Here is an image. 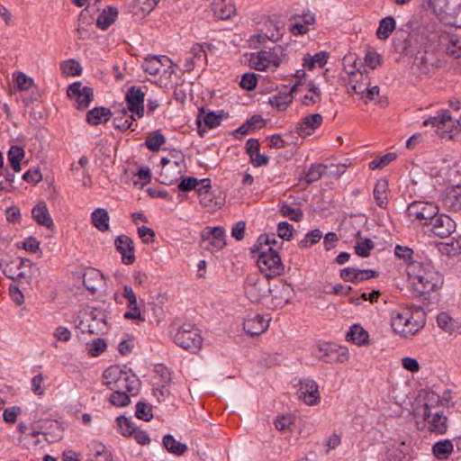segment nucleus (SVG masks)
Returning a JSON list of instances; mask_svg holds the SVG:
<instances>
[{
	"instance_id": "1",
	"label": "nucleus",
	"mask_w": 461,
	"mask_h": 461,
	"mask_svg": "<svg viewBox=\"0 0 461 461\" xmlns=\"http://www.w3.org/2000/svg\"><path fill=\"white\" fill-rule=\"evenodd\" d=\"M391 327L402 339H411L425 325V312L419 307H399L391 312Z\"/></svg>"
},
{
	"instance_id": "2",
	"label": "nucleus",
	"mask_w": 461,
	"mask_h": 461,
	"mask_svg": "<svg viewBox=\"0 0 461 461\" xmlns=\"http://www.w3.org/2000/svg\"><path fill=\"white\" fill-rule=\"evenodd\" d=\"M408 274L413 289L419 294H429L442 284L441 276L429 265L412 263Z\"/></svg>"
},
{
	"instance_id": "3",
	"label": "nucleus",
	"mask_w": 461,
	"mask_h": 461,
	"mask_svg": "<svg viewBox=\"0 0 461 461\" xmlns=\"http://www.w3.org/2000/svg\"><path fill=\"white\" fill-rule=\"evenodd\" d=\"M104 384L113 391H125L136 393L140 380L131 370H123L118 366H111L103 374Z\"/></svg>"
},
{
	"instance_id": "4",
	"label": "nucleus",
	"mask_w": 461,
	"mask_h": 461,
	"mask_svg": "<svg viewBox=\"0 0 461 461\" xmlns=\"http://www.w3.org/2000/svg\"><path fill=\"white\" fill-rule=\"evenodd\" d=\"M142 68L151 76H159L158 82L165 86L172 82L171 77L175 75L171 60L167 56L146 58L142 62Z\"/></svg>"
},
{
	"instance_id": "5",
	"label": "nucleus",
	"mask_w": 461,
	"mask_h": 461,
	"mask_svg": "<svg viewBox=\"0 0 461 461\" xmlns=\"http://www.w3.org/2000/svg\"><path fill=\"white\" fill-rule=\"evenodd\" d=\"M244 293L252 303H260L267 294H272L273 290L267 277L252 273L246 277Z\"/></svg>"
},
{
	"instance_id": "6",
	"label": "nucleus",
	"mask_w": 461,
	"mask_h": 461,
	"mask_svg": "<svg viewBox=\"0 0 461 461\" xmlns=\"http://www.w3.org/2000/svg\"><path fill=\"white\" fill-rule=\"evenodd\" d=\"M284 57V49L278 45L269 50H261L257 54H252L249 63L256 70H274L280 65Z\"/></svg>"
},
{
	"instance_id": "7",
	"label": "nucleus",
	"mask_w": 461,
	"mask_h": 461,
	"mask_svg": "<svg viewBox=\"0 0 461 461\" xmlns=\"http://www.w3.org/2000/svg\"><path fill=\"white\" fill-rule=\"evenodd\" d=\"M174 342L192 353L198 352L203 345L199 329L191 324H183L174 335Z\"/></svg>"
},
{
	"instance_id": "8",
	"label": "nucleus",
	"mask_w": 461,
	"mask_h": 461,
	"mask_svg": "<svg viewBox=\"0 0 461 461\" xmlns=\"http://www.w3.org/2000/svg\"><path fill=\"white\" fill-rule=\"evenodd\" d=\"M438 212L439 209L435 203L423 201H414L407 207L409 220L427 228Z\"/></svg>"
},
{
	"instance_id": "9",
	"label": "nucleus",
	"mask_w": 461,
	"mask_h": 461,
	"mask_svg": "<svg viewBox=\"0 0 461 461\" xmlns=\"http://www.w3.org/2000/svg\"><path fill=\"white\" fill-rule=\"evenodd\" d=\"M258 266L261 272L266 273L267 278L281 275L284 271L281 258L273 247L261 248L258 257Z\"/></svg>"
},
{
	"instance_id": "10",
	"label": "nucleus",
	"mask_w": 461,
	"mask_h": 461,
	"mask_svg": "<svg viewBox=\"0 0 461 461\" xmlns=\"http://www.w3.org/2000/svg\"><path fill=\"white\" fill-rule=\"evenodd\" d=\"M456 229V221L450 216L438 212L428 227L427 231L440 239H446L453 234Z\"/></svg>"
},
{
	"instance_id": "11",
	"label": "nucleus",
	"mask_w": 461,
	"mask_h": 461,
	"mask_svg": "<svg viewBox=\"0 0 461 461\" xmlns=\"http://www.w3.org/2000/svg\"><path fill=\"white\" fill-rule=\"evenodd\" d=\"M68 96L74 101L77 109H86L94 98L93 88L81 82L71 84L67 90Z\"/></svg>"
},
{
	"instance_id": "12",
	"label": "nucleus",
	"mask_w": 461,
	"mask_h": 461,
	"mask_svg": "<svg viewBox=\"0 0 461 461\" xmlns=\"http://www.w3.org/2000/svg\"><path fill=\"white\" fill-rule=\"evenodd\" d=\"M297 394L300 400L303 401L310 406L315 405L321 401L319 385L311 378H303L300 380Z\"/></svg>"
},
{
	"instance_id": "13",
	"label": "nucleus",
	"mask_w": 461,
	"mask_h": 461,
	"mask_svg": "<svg viewBox=\"0 0 461 461\" xmlns=\"http://www.w3.org/2000/svg\"><path fill=\"white\" fill-rule=\"evenodd\" d=\"M144 99L145 92L140 86H133L130 87L125 95L126 110L135 114L137 118H141L144 115Z\"/></svg>"
},
{
	"instance_id": "14",
	"label": "nucleus",
	"mask_w": 461,
	"mask_h": 461,
	"mask_svg": "<svg viewBox=\"0 0 461 461\" xmlns=\"http://www.w3.org/2000/svg\"><path fill=\"white\" fill-rule=\"evenodd\" d=\"M423 125H432L438 129L444 130V131L453 133L459 131L460 123L458 121L454 120L449 112L446 110L438 113L436 116L425 120Z\"/></svg>"
},
{
	"instance_id": "15",
	"label": "nucleus",
	"mask_w": 461,
	"mask_h": 461,
	"mask_svg": "<svg viewBox=\"0 0 461 461\" xmlns=\"http://www.w3.org/2000/svg\"><path fill=\"white\" fill-rule=\"evenodd\" d=\"M201 237L206 248L211 247L212 250H220L226 244L225 231L222 227H207L203 230Z\"/></svg>"
},
{
	"instance_id": "16",
	"label": "nucleus",
	"mask_w": 461,
	"mask_h": 461,
	"mask_svg": "<svg viewBox=\"0 0 461 461\" xmlns=\"http://www.w3.org/2000/svg\"><path fill=\"white\" fill-rule=\"evenodd\" d=\"M285 32V23L281 20L269 19L264 24L261 33L257 35L259 42H265L266 40L271 41H279Z\"/></svg>"
},
{
	"instance_id": "17",
	"label": "nucleus",
	"mask_w": 461,
	"mask_h": 461,
	"mask_svg": "<svg viewBox=\"0 0 461 461\" xmlns=\"http://www.w3.org/2000/svg\"><path fill=\"white\" fill-rule=\"evenodd\" d=\"M122 296L127 301L128 311L124 312V318L128 320H138L143 322L145 318L142 316L140 309L137 303V296L131 286L124 285Z\"/></svg>"
},
{
	"instance_id": "18",
	"label": "nucleus",
	"mask_w": 461,
	"mask_h": 461,
	"mask_svg": "<svg viewBox=\"0 0 461 461\" xmlns=\"http://www.w3.org/2000/svg\"><path fill=\"white\" fill-rule=\"evenodd\" d=\"M269 319L261 314L249 315L243 322L245 332L250 336H258L267 330L269 325Z\"/></svg>"
},
{
	"instance_id": "19",
	"label": "nucleus",
	"mask_w": 461,
	"mask_h": 461,
	"mask_svg": "<svg viewBox=\"0 0 461 461\" xmlns=\"http://www.w3.org/2000/svg\"><path fill=\"white\" fill-rule=\"evenodd\" d=\"M378 276V272L371 269L345 267L340 271V277L346 282L359 283Z\"/></svg>"
},
{
	"instance_id": "20",
	"label": "nucleus",
	"mask_w": 461,
	"mask_h": 461,
	"mask_svg": "<svg viewBox=\"0 0 461 461\" xmlns=\"http://www.w3.org/2000/svg\"><path fill=\"white\" fill-rule=\"evenodd\" d=\"M114 244L116 249L122 255V260L124 264L131 265L135 261L133 241L129 236H118Z\"/></svg>"
},
{
	"instance_id": "21",
	"label": "nucleus",
	"mask_w": 461,
	"mask_h": 461,
	"mask_svg": "<svg viewBox=\"0 0 461 461\" xmlns=\"http://www.w3.org/2000/svg\"><path fill=\"white\" fill-rule=\"evenodd\" d=\"M221 120L222 115L221 113L217 114L213 112L206 111L204 108L199 109V113L196 117V123L200 135H203V131H205L206 128L212 129L219 126Z\"/></svg>"
},
{
	"instance_id": "22",
	"label": "nucleus",
	"mask_w": 461,
	"mask_h": 461,
	"mask_svg": "<svg viewBox=\"0 0 461 461\" xmlns=\"http://www.w3.org/2000/svg\"><path fill=\"white\" fill-rule=\"evenodd\" d=\"M296 87V85L291 87L284 86L276 95L269 98V104L280 111L285 110L293 102V94L295 92Z\"/></svg>"
},
{
	"instance_id": "23",
	"label": "nucleus",
	"mask_w": 461,
	"mask_h": 461,
	"mask_svg": "<svg viewBox=\"0 0 461 461\" xmlns=\"http://www.w3.org/2000/svg\"><path fill=\"white\" fill-rule=\"evenodd\" d=\"M323 118L320 113L307 115L296 126V132L302 137L311 135L322 123Z\"/></svg>"
},
{
	"instance_id": "24",
	"label": "nucleus",
	"mask_w": 461,
	"mask_h": 461,
	"mask_svg": "<svg viewBox=\"0 0 461 461\" xmlns=\"http://www.w3.org/2000/svg\"><path fill=\"white\" fill-rule=\"evenodd\" d=\"M348 83L351 85V89L354 94H363L366 90V86L370 85V78L367 73H363L359 70L348 72Z\"/></svg>"
},
{
	"instance_id": "25",
	"label": "nucleus",
	"mask_w": 461,
	"mask_h": 461,
	"mask_svg": "<svg viewBox=\"0 0 461 461\" xmlns=\"http://www.w3.org/2000/svg\"><path fill=\"white\" fill-rule=\"evenodd\" d=\"M32 218L38 224L51 230L54 226L53 221L50 215L49 209L44 201L39 202L32 211Z\"/></svg>"
},
{
	"instance_id": "26",
	"label": "nucleus",
	"mask_w": 461,
	"mask_h": 461,
	"mask_svg": "<svg viewBox=\"0 0 461 461\" xmlns=\"http://www.w3.org/2000/svg\"><path fill=\"white\" fill-rule=\"evenodd\" d=\"M437 323L443 331L450 335L461 333V322L447 312H440L437 317Z\"/></svg>"
},
{
	"instance_id": "27",
	"label": "nucleus",
	"mask_w": 461,
	"mask_h": 461,
	"mask_svg": "<svg viewBox=\"0 0 461 461\" xmlns=\"http://www.w3.org/2000/svg\"><path fill=\"white\" fill-rule=\"evenodd\" d=\"M37 271L38 269L32 262V260L28 258H21L20 270L15 279V282H17L20 285H29Z\"/></svg>"
},
{
	"instance_id": "28",
	"label": "nucleus",
	"mask_w": 461,
	"mask_h": 461,
	"mask_svg": "<svg viewBox=\"0 0 461 461\" xmlns=\"http://www.w3.org/2000/svg\"><path fill=\"white\" fill-rule=\"evenodd\" d=\"M83 283L87 290L95 294L104 285V275L97 269H90L85 273Z\"/></svg>"
},
{
	"instance_id": "29",
	"label": "nucleus",
	"mask_w": 461,
	"mask_h": 461,
	"mask_svg": "<svg viewBox=\"0 0 461 461\" xmlns=\"http://www.w3.org/2000/svg\"><path fill=\"white\" fill-rule=\"evenodd\" d=\"M205 60L206 53L203 50V45L195 44L191 49L189 55L185 58V69L186 71H191L195 65Z\"/></svg>"
},
{
	"instance_id": "30",
	"label": "nucleus",
	"mask_w": 461,
	"mask_h": 461,
	"mask_svg": "<svg viewBox=\"0 0 461 461\" xmlns=\"http://www.w3.org/2000/svg\"><path fill=\"white\" fill-rule=\"evenodd\" d=\"M388 182L384 179L378 180L374 187L373 194L376 204L382 209H385L388 205Z\"/></svg>"
},
{
	"instance_id": "31",
	"label": "nucleus",
	"mask_w": 461,
	"mask_h": 461,
	"mask_svg": "<svg viewBox=\"0 0 461 461\" xmlns=\"http://www.w3.org/2000/svg\"><path fill=\"white\" fill-rule=\"evenodd\" d=\"M273 293L270 306L273 308H281L290 301V289L287 285H282L280 287L276 286L272 289Z\"/></svg>"
},
{
	"instance_id": "32",
	"label": "nucleus",
	"mask_w": 461,
	"mask_h": 461,
	"mask_svg": "<svg viewBox=\"0 0 461 461\" xmlns=\"http://www.w3.org/2000/svg\"><path fill=\"white\" fill-rule=\"evenodd\" d=\"M118 14V9L116 7L110 5L107 6L99 14L96 21V26L101 30L108 29L116 21Z\"/></svg>"
},
{
	"instance_id": "33",
	"label": "nucleus",
	"mask_w": 461,
	"mask_h": 461,
	"mask_svg": "<svg viewBox=\"0 0 461 461\" xmlns=\"http://www.w3.org/2000/svg\"><path fill=\"white\" fill-rule=\"evenodd\" d=\"M368 332L360 325L354 324L347 333V340L357 346H365L368 343Z\"/></svg>"
},
{
	"instance_id": "34",
	"label": "nucleus",
	"mask_w": 461,
	"mask_h": 461,
	"mask_svg": "<svg viewBox=\"0 0 461 461\" xmlns=\"http://www.w3.org/2000/svg\"><path fill=\"white\" fill-rule=\"evenodd\" d=\"M410 29L411 26L407 23L404 27L396 31L394 36V48L397 51L403 52L410 48Z\"/></svg>"
},
{
	"instance_id": "35",
	"label": "nucleus",
	"mask_w": 461,
	"mask_h": 461,
	"mask_svg": "<svg viewBox=\"0 0 461 461\" xmlns=\"http://www.w3.org/2000/svg\"><path fill=\"white\" fill-rule=\"evenodd\" d=\"M332 353L337 354L335 360H336V362H339V363H345L349 358V353H348V348H343V347H339L336 350H334L332 348H319V354H317V357L325 362H329L330 359H328V357Z\"/></svg>"
},
{
	"instance_id": "36",
	"label": "nucleus",
	"mask_w": 461,
	"mask_h": 461,
	"mask_svg": "<svg viewBox=\"0 0 461 461\" xmlns=\"http://www.w3.org/2000/svg\"><path fill=\"white\" fill-rule=\"evenodd\" d=\"M396 28V22L393 16H386L379 22L376 36L379 40H387Z\"/></svg>"
},
{
	"instance_id": "37",
	"label": "nucleus",
	"mask_w": 461,
	"mask_h": 461,
	"mask_svg": "<svg viewBox=\"0 0 461 461\" xmlns=\"http://www.w3.org/2000/svg\"><path fill=\"white\" fill-rule=\"evenodd\" d=\"M110 110L104 107H96L87 112L86 121L91 125L106 122L110 118Z\"/></svg>"
},
{
	"instance_id": "38",
	"label": "nucleus",
	"mask_w": 461,
	"mask_h": 461,
	"mask_svg": "<svg viewBox=\"0 0 461 461\" xmlns=\"http://www.w3.org/2000/svg\"><path fill=\"white\" fill-rule=\"evenodd\" d=\"M88 448L91 459H100L101 461H110L112 459L111 452L101 442H91Z\"/></svg>"
},
{
	"instance_id": "39",
	"label": "nucleus",
	"mask_w": 461,
	"mask_h": 461,
	"mask_svg": "<svg viewBox=\"0 0 461 461\" xmlns=\"http://www.w3.org/2000/svg\"><path fill=\"white\" fill-rule=\"evenodd\" d=\"M126 108H122L116 112L113 119V124L116 128L126 131L131 128L132 121L135 120V114H129Z\"/></svg>"
},
{
	"instance_id": "40",
	"label": "nucleus",
	"mask_w": 461,
	"mask_h": 461,
	"mask_svg": "<svg viewBox=\"0 0 461 461\" xmlns=\"http://www.w3.org/2000/svg\"><path fill=\"white\" fill-rule=\"evenodd\" d=\"M453 450L454 445L449 439L440 440L432 447L433 455L439 460L447 459Z\"/></svg>"
},
{
	"instance_id": "41",
	"label": "nucleus",
	"mask_w": 461,
	"mask_h": 461,
	"mask_svg": "<svg viewBox=\"0 0 461 461\" xmlns=\"http://www.w3.org/2000/svg\"><path fill=\"white\" fill-rule=\"evenodd\" d=\"M91 221L93 225L101 231L109 229V215L105 209H95L91 214Z\"/></svg>"
},
{
	"instance_id": "42",
	"label": "nucleus",
	"mask_w": 461,
	"mask_h": 461,
	"mask_svg": "<svg viewBox=\"0 0 461 461\" xmlns=\"http://www.w3.org/2000/svg\"><path fill=\"white\" fill-rule=\"evenodd\" d=\"M428 425L429 431L438 435L445 434L447 430V417L436 412L431 417V420H429Z\"/></svg>"
},
{
	"instance_id": "43",
	"label": "nucleus",
	"mask_w": 461,
	"mask_h": 461,
	"mask_svg": "<svg viewBox=\"0 0 461 461\" xmlns=\"http://www.w3.org/2000/svg\"><path fill=\"white\" fill-rule=\"evenodd\" d=\"M163 445L169 453L176 456H180L187 450L185 444L180 443L170 434L164 436Z\"/></svg>"
},
{
	"instance_id": "44",
	"label": "nucleus",
	"mask_w": 461,
	"mask_h": 461,
	"mask_svg": "<svg viewBox=\"0 0 461 461\" xmlns=\"http://www.w3.org/2000/svg\"><path fill=\"white\" fill-rule=\"evenodd\" d=\"M8 161L15 172L21 171V161L24 158V150L23 148L14 145L10 148L8 153Z\"/></svg>"
},
{
	"instance_id": "45",
	"label": "nucleus",
	"mask_w": 461,
	"mask_h": 461,
	"mask_svg": "<svg viewBox=\"0 0 461 461\" xmlns=\"http://www.w3.org/2000/svg\"><path fill=\"white\" fill-rule=\"evenodd\" d=\"M212 9L217 18L225 20L230 18L234 14L235 8L230 4H226L225 0H220L212 4Z\"/></svg>"
},
{
	"instance_id": "46",
	"label": "nucleus",
	"mask_w": 461,
	"mask_h": 461,
	"mask_svg": "<svg viewBox=\"0 0 461 461\" xmlns=\"http://www.w3.org/2000/svg\"><path fill=\"white\" fill-rule=\"evenodd\" d=\"M443 207L451 212H461V200L453 188L444 196Z\"/></svg>"
},
{
	"instance_id": "47",
	"label": "nucleus",
	"mask_w": 461,
	"mask_h": 461,
	"mask_svg": "<svg viewBox=\"0 0 461 461\" xmlns=\"http://www.w3.org/2000/svg\"><path fill=\"white\" fill-rule=\"evenodd\" d=\"M425 400L426 402L422 405V416L429 423V420H431V417L433 416L431 408L434 404H438L439 402V396L433 392H429L426 393Z\"/></svg>"
},
{
	"instance_id": "48",
	"label": "nucleus",
	"mask_w": 461,
	"mask_h": 461,
	"mask_svg": "<svg viewBox=\"0 0 461 461\" xmlns=\"http://www.w3.org/2000/svg\"><path fill=\"white\" fill-rule=\"evenodd\" d=\"M327 167L323 164H312L305 173V181L312 184L318 181L326 173Z\"/></svg>"
},
{
	"instance_id": "49",
	"label": "nucleus",
	"mask_w": 461,
	"mask_h": 461,
	"mask_svg": "<svg viewBox=\"0 0 461 461\" xmlns=\"http://www.w3.org/2000/svg\"><path fill=\"white\" fill-rule=\"evenodd\" d=\"M166 142L164 135L157 131L149 134L145 141L147 148L151 151H158L163 144Z\"/></svg>"
},
{
	"instance_id": "50",
	"label": "nucleus",
	"mask_w": 461,
	"mask_h": 461,
	"mask_svg": "<svg viewBox=\"0 0 461 461\" xmlns=\"http://www.w3.org/2000/svg\"><path fill=\"white\" fill-rule=\"evenodd\" d=\"M279 212L282 216L294 221H300L303 216V212L299 207H293L287 203L282 204Z\"/></svg>"
},
{
	"instance_id": "51",
	"label": "nucleus",
	"mask_w": 461,
	"mask_h": 461,
	"mask_svg": "<svg viewBox=\"0 0 461 461\" xmlns=\"http://www.w3.org/2000/svg\"><path fill=\"white\" fill-rule=\"evenodd\" d=\"M321 90L314 84H309L308 93L303 95L302 103L306 106L313 105L321 101Z\"/></svg>"
},
{
	"instance_id": "52",
	"label": "nucleus",
	"mask_w": 461,
	"mask_h": 461,
	"mask_svg": "<svg viewBox=\"0 0 461 461\" xmlns=\"http://www.w3.org/2000/svg\"><path fill=\"white\" fill-rule=\"evenodd\" d=\"M374 242L370 239H360L355 244V252L362 258H366L370 255V251L374 249Z\"/></svg>"
},
{
	"instance_id": "53",
	"label": "nucleus",
	"mask_w": 461,
	"mask_h": 461,
	"mask_svg": "<svg viewBox=\"0 0 461 461\" xmlns=\"http://www.w3.org/2000/svg\"><path fill=\"white\" fill-rule=\"evenodd\" d=\"M294 419V416L289 414L277 416L275 420V426L280 431H291Z\"/></svg>"
},
{
	"instance_id": "54",
	"label": "nucleus",
	"mask_w": 461,
	"mask_h": 461,
	"mask_svg": "<svg viewBox=\"0 0 461 461\" xmlns=\"http://www.w3.org/2000/svg\"><path fill=\"white\" fill-rule=\"evenodd\" d=\"M321 237L322 232L319 229H315L305 235V237L299 242V247L302 249L312 247L319 242Z\"/></svg>"
},
{
	"instance_id": "55",
	"label": "nucleus",
	"mask_w": 461,
	"mask_h": 461,
	"mask_svg": "<svg viewBox=\"0 0 461 461\" xmlns=\"http://www.w3.org/2000/svg\"><path fill=\"white\" fill-rule=\"evenodd\" d=\"M13 78L20 91H26L30 89L33 84L32 78L23 72H14L13 74Z\"/></svg>"
},
{
	"instance_id": "56",
	"label": "nucleus",
	"mask_w": 461,
	"mask_h": 461,
	"mask_svg": "<svg viewBox=\"0 0 461 461\" xmlns=\"http://www.w3.org/2000/svg\"><path fill=\"white\" fill-rule=\"evenodd\" d=\"M20 258L6 262L3 268L4 275L15 281L20 270Z\"/></svg>"
},
{
	"instance_id": "57",
	"label": "nucleus",
	"mask_w": 461,
	"mask_h": 461,
	"mask_svg": "<svg viewBox=\"0 0 461 461\" xmlns=\"http://www.w3.org/2000/svg\"><path fill=\"white\" fill-rule=\"evenodd\" d=\"M60 68L67 76H79L82 72L80 64L74 59L62 62Z\"/></svg>"
},
{
	"instance_id": "58",
	"label": "nucleus",
	"mask_w": 461,
	"mask_h": 461,
	"mask_svg": "<svg viewBox=\"0 0 461 461\" xmlns=\"http://www.w3.org/2000/svg\"><path fill=\"white\" fill-rule=\"evenodd\" d=\"M135 415L140 420H150L153 417L152 408L146 402H139L136 404Z\"/></svg>"
},
{
	"instance_id": "59",
	"label": "nucleus",
	"mask_w": 461,
	"mask_h": 461,
	"mask_svg": "<svg viewBox=\"0 0 461 461\" xmlns=\"http://www.w3.org/2000/svg\"><path fill=\"white\" fill-rule=\"evenodd\" d=\"M278 243L276 236L274 234H264L260 235L258 239L257 244L254 246L253 251L255 249L261 250V248L267 249L269 247H275Z\"/></svg>"
},
{
	"instance_id": "60",
	"label": "nucleus",
	"mask_w": 461,
	"mask_h": 461,
	"mask_svg": "<svg viewBox=\"0 0 461 461\" xmlns=\"http://www.w3.org/2000/svg\"><path fill=\"white\" fill-rule=\"evenodd\" d=\"M395 158L396 155L394 153H387L378 158L372 160L369 163V168L372 170L384 168Z\"/></svg>"
},
{
	"instance_id": "61",
	"label": "nucleus",
	"mask_w": 461,
	"mask_h": 461,
	"mask_svg": "<svg viewBox=\"0 0 461 461\" xmlns=\"http://www.w3.org/2000/svg\"><path fill=\"white\" fill-rule=\"evenodd\" d=\"M125 391H113L110 396V402L113 405L122 407L130 403V397Z\"/></svg>"
},
{
	"instance_id": "62",
	"label": "nucleus",
	"mask_w": 461,
	"mask_h": 461,
	"mask_svg": "<svg viewBox=\"0 0 461 461\" xmlns=\"http://www.w3.org/2000/svg\"><path fill=\"white\" fill-rule=\"evenodd\" d=\"M117 425L122 435L131 437L136 428L131 422L124 416H120L116 419Z\"/></svg>"
},
{
	"instance_id": "63",
	"label": "nucleus",
	"mask_w": 461,
	"mask_h": 461,
	"mask_svg": "<svg viewBox=\"0 0 461 461\" xmlns=\"http://www.w3.org/2000/svg\"><path fill=\"white\" fill-rule=\"evenodd\" d=\"M258 84V76L255 73H245L241 77L240 86L246 90H253Z\"/></svg>"
},
{
	"instance_id": "64",
	"label": "nucleus",
	"mask_w": 461,
	"mask_h": 461,
	"mask_svg": "<svg viewBox=\"0 0 461 461\" xmlns=\"http://www.w3.org/2000/svg\"><path fill=\"white\" fill-rule=\"evenodd\" d=\"M447 55L457 59L461 56V41L458 39H450L446 46Z\"/></svg>"
}]
</instances>
